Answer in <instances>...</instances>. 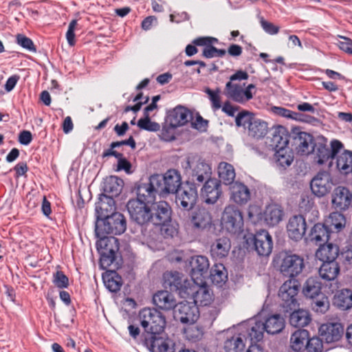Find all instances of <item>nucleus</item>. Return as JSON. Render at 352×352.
Masks as SVG:
<instances>
[{
  "mask_svg": "<svg viewBox=\"0 0 352 352\" xmlns=\"http://www.w3.org/2000/svg\"><path fill=\"white\" fill-rule=\"evenodd\" d=\"M300 289V284L298 280H287L278 291L284 316L288 318L289 323L296 328L304 327L311 320L309 311L299 307L297 296Z\"/></svg>",
  "mask_w": 352,
  "mask_h": 352,
  "instance_id": "1",
  "label": "nucleus"
},
{
  "mask_svg": "<svg viewBox=\"0 0 352 352\" xmlns=\"http://www.w3.org/2000/svg\"><path fill=\"white\" fill-rule=\"evenodd\" d=\"M151 223L158 228L164 239H172L179 233V225L171 206L166 201H153L151 203Z\"/></svg>",
  "mask_w": 352,
  "mask_h": 352,
  "instance_id": "2",
  "label": "nucleus"
},
{
  "mask_svg": "<svg viewBox=\"0 0 352 352\" xmlns=\"http://www.w3.org/2000/svg\"><path fill=\"white\" fill-rule=\"evenodd\" d=\"M261 314L253 318L241 322V326L246 329L248 336L252 342H259L263 340L265 331L270 335L280 333L285 327V318L280 314H276L264 317L261 320Z\"/></svg>",
  "mask_w": 352,
  "mask_h": 352,
  "instance_id": "3",
  "label": "nucleus"
},
{
  "mask_svg": "<svg viewBox=\"0 0 352 352\" xmlns=\"http://www.w3.org/2000/svg\"><path fill=\"white\" fill-rule=\"evenodd\" d=\"M162 285L164 289L171 292L177 293L181 298H189L190 296L198 298L201 292L202 295H209L206 287L199 288L192 285L190 282L184 277V275L177 271H166L162 276Z\"/></svg>",
  "mask_w": 352,
  "mask_h": 352,
  "instance_id": "4",
  "label": "nucleus"
},
{
  "mask_svg": "<svg viewBox=\"0 0 352 352\" xmlns=\"http://www.w3.org/2000/svg\"><path fill=\"white\" fill-rule=\"evenodd\" d=\"M126 230V219L122 213L118 211L95 220V235L100 239V243L104 242V239L110 241L108 235H121Z\"/></svg>",
  "mask_w": 352,
  "mask_h": 352,
  "instance_id": "5",
  "label": "nucleus"
},
{
  "mask_svg": "<svg viewBox=\"0 0 352 352\" xmlns=\"http://www.w3.org/2000/svg\"><path fill=\"white\" fill-rule=\"evenodd\" d=\"M241 243L247 251H255L260 256H268L273 250L272 237L266 230H260L255 233L245 232Z\"/></svg>",
  "mask_w": 352,
  "mask_h": 352,
  "instance_id": "6",
  "label": "nucleus"
},
{
  "mask_svg": "<svg viewBox=\"0 0 352 352\" xmlns=\"http://www.w3.org/2000/svg\"><path fill=\"white\" fill-rule=\"evenodd\" d=\"M138 318L143 329V337L151 336V333H164L166 326V316L157 309L144 307L140 310Z\"/></svg>",
  "mask_w": 352,
  "mask_h": 352,
  "instance_id": "7",
  "label": "nucleus"
},
{
  "mask_svg": "<svg viewBox=\"0 0 352 352\" xmlns=\"http://www.w3.org/2000/svg\"><path fill=\"white\" fill-rule=\"evenodd\" d=\"M343 148L344 144L341 141L331 140L329 148L327 145V139L323 135H318L309 151V154L314 155V160L318 164L322 165L328 160L335 159Z\"/></svg>",
  "mask_w": 352,
  "mask_h": 352,
  "instance_id": "8",
  "label": "nucleus"
},
{
  "mask_svg": "<svg viewBox=\"0 0 352 352\" xmlns=\"http://www.w3.org/2000/svg\"><path fill=\"white\" fill-rule=\"evenodd\" d=\"M131 221L140 228L142 235H145L146 227L151 223V203L130 199L126 205Z\"/></svg>",
  "mask_w": 352,
  "mask_h": 352,
  "instance_id": "9",
  "label": "nucleus"
},
{
  "mask_svg": "<svg viewBox=\"0 0 352 352\" xmlns=\"http://www.w3.org/2000/svg\"><path fill=\"white\" fill-rule=\"evenodd\" d=\"M221 223L223 229L234 235L243 232L244 219L242 211L236 206L229 205L224 208Z\"/></svg>",
  "mask_w": 352,
  "mask_h": 352,
  "instance_id": "10",
  "label": "nucleus"
},
{
  "mask_svg": "<svg viewBox=\"0 0 352 352\" xmlns=\"http://www.w3.org/2000/svg\"><path fill=\"white\" fill-rule=\"evenodd\" d=\"M316 137L312 134L302 131L300 126H293L289 131V145L299 155H308L314 143Z\"/></svg>",
  "mask_w": 352,
  "mask_h": 352,
  "instance_id": "11",
  "label": "nucleus"
},
{
  "mask_svg": "<svg viewBox=\"0 0 352 352\" xmlns=\"http://www.w3.org/2000/svg\"><path fill=\"white\" fill-rule=\"evenodd\" d=\"M154 175L162 196L175 194L184 185L180 172L177 169H168L164 174L155 173Z\"/></svg>",
  "mask_w": 352,
  "mask_h": 352,
  "instance_id": "12",
  "label": "nucleus"
},
{
  "mask_svg": "<svg viewBox=\"0 0 352 352\" xmlns=\"http://www.w3.org/2000/svg\"><path fill=\"white\" fill-rule=\"evenodd\" d=\"M193 302H181L177 304L173 310V317L175 320L180 321L181 323L184 324H192L199 318V309L197 305L198 300L202 301L199 298L192 297Z\"/></svg>",
  "mask_w": 352,
  "mask_h": 352,
  "instance_id": "13",
  "label": "nucleus"
},
{
  "mask_svg": "<svg viewBox=\"0 0 352 352\" xmlns=\"http://www.w3.org/2000/svg\"><path fill=\"white\" fill-rule=\"evenodd\" d=\"M175 194V203L182 210L190 211L194 208L198 197L196 184L186 181Z\"/></svg>",
  "mask_w": 352,
  "mask_h": 352,
  "instance_id": "14",
  "label": "nucleus"
},
{
  "mask_svg": "<svg viewBox=\"0 0 352 352\" xmlns=\"http://www.w3.org/2000/svg\"><path fill=\"white\" fill-rule=\"evenodd\" d=\"M157 180L155 179L154 174L151 175L146 182L142 179L135 183L132 191L136 195L135 199L140 201L152 203L155 200L156 195H160Z\"/></svg>",
  "mask_w": 352,
  "mask_h": 352,
  "instance_id": "15",
  "label": "nucleus"
},
{
  "mask_svg": "<svg viewBox=\"0 0 352 352\" xmlns=\"http://www.w3.org/2000/svg\"><path fill=\"white\" fill-rule=\"evenodd\" d=\"M304 267L302 257L295 254L285 253L282 258L279 270L283 276L290 278L289 280H296L294 278L302 272Z\"/></svg>",
  "mask_w": 352,
  "mask_h": 352,
  "instance_id": "16",
  "label": "nucleus"
},
{
  "mask_svg": "<svg viewBox=\"0 0 352 352\" xmlns=\"http://www.w3.org/2000/svg\"><path fill=\"white\" fill-rule=\"evenodd\" d=\"M144 346L150 352H175V344L166 333H153L143 340Z\"/></svg>",
  "mask_w": 352,
  "mask_h": 352,
  "instance_id": "17",
  "label": "nucleus"
},
{
  "mask_svg": "<svg viewBox=\"0 0 352 352\" xmlns=\"http://www.w3.org/2000/svg\"><path fill=\"white\" fill-rule=\"evenodd\" d=\"M265 146L270 151H275L289 146V131L282 125L274 126L267 131Z\"/></svg>",
  "mask_w": 352,
  "mask_h": 352,
  "instance_id": "18",
  "label": "nucleus"
},
{
  "mask_svg": "<svg viewBox=\"0 0 352 352\" xmlns=\"http://www.w3.org/2000/svg\"><path fill=\"white\" fill-rule=\"evenodd\" d=\"M193 120L192 111L182 105H177L166 111L165 122L169 124L170 129H177L184 126Z\"/></svg>",
  "mask_w": 352,
  "mask_h": 352,
  "instance_id": "19",
  "label": "nucleus"
},
{
  "mask_svg": "<svg viewBox=\"0 0 352 352\" xmlns=\"http://www.w3.org/2000/svg\"><path fill=\"white\" fill-rule=\"evenodd\" d=\"M209 266V261L206 256L197 255L191 256L186 262L185 267L191 278L195 280V279L208 277Z\"/></svg>",
  "mask_w": 352,
  "mask_h": 352,
  "instance_id": "20",
  "label": "nucleus"
},
{
  "mask_svg": "<svg viewBox=\"0 0 352 352\" xmlns=\"http://www.w3.org/2000/svg\"><path fill=\"white\" fill-rule=\"evenodd\" d=\"M333 186L332 177L329 172L319 171L310 182L312 193L320 198L327 195Z\"/></svg>",
  "mask_w": 352,
  "mask_h": 352,
  "instance_id": "21",
  "label": "nucleus"
},
{
  "mask_svg": "<svg viewBox=\"0 0 352 352\" xmlns=\"http://www.w3.org/2000/svg\"><path fill=\"white\" fill-rule=\"evenodd\" d=\"M344 325L340 322H328L320 325L319 336L327 344L339 341L345 335Z\"/></svg>",
  "mask_w": 352,
  "mask_h": 352,
  "instance_id": "22",
  "label": "nucleus"
},
{
  "mask_svg": "<svg viewBox=\"0 0 352 352\" xmlns=\"http://www.w3.org/2000/svg\"><path fill=\"white\" fill-rule=\"evenodd\" d=\"M331 205L336 210L345 211L352 205V189L338 186L331 194Z\"/></svg>",
  "mask_w": 352,
  "mask_h": 352,
  "instance_id": "23",
  "label": "nucleus"
},
{
  "mask_svg": "<svg viewBox=\"0 0 352 352\" xmlns=\"http://www.w3.org/2000/svg\"><path fill=\"white\" fill-rule=\"evenodd\" d=\"M307 225L305 217L302 214H295L291 217L287 224V232L289 239L298 241L305 236Z\"/></svg>",
  "mask_w": 352,
  "mask_h": 352,
  "instance_id": "24",
  "label": "nucleus"
},
{
  "mask_svg": "<svg viewBox=\"0 0 352 352\" xmlns=\"http://www.w3.org/2000/svg\"><path fill=\"white\" fill-rule=\"evenodd\" d=\"M222 193L221 180L210 178L206 180L201 188V196L207 204H214Z\"/></svg>",
  "mask_w": 352,
  "mask_h": 352,
  "instance_id": "25",
  "label": "nucleus"
},
{
  "mask_svg": "<svg viewBox=\"0 0 352 352\" xmlns=\"http://www.w3.org/2000/svg\"><path fill=\"white\" fill-rule=\"evenodd\" d=\"M124 181L116 175H110L103 179L100 185V194H104L111 198L118 197L124 187Z\"/></svg>",
  "mask_w": 352,
  "mask_h": 352,
  "instance_id": "26",
  "label": "nucleus"
},
{
  "mask_svg": "<svg viewBox=\"0 0 352 352\" xmlns=\"http://www.w3.org/2000/svg\"><path fill=\"white\" fill-rule=\"evenodd\" d=\"M152 300L156 309L164 311H173L177 304L173 292L166 289L156 292L153 295Z\"/></svg>",
  "mask_w": 352,
  "mask_h": 352,
  "instance_id": "27",
  "label": "nucleus"
},
{
  "mask_svg": "<svg viewBox=\"0 0 352 352\" xmlns=\"http://www.w3.org/2000/svg\"><path fill=\"white\" fill-rule=\"evenodd\" d=\"M109 241L104 239V242L100 243L99 239L96 242V248L100 254L99 265L102 270L109 267L116 258V250L109 243Z\"/></svg>",
  "mask_w": 352,
  "mask_h": 352,
  "instance_id": "28",
  "label": "nucleus"
},
{
  "mask_svg": "<svg viewBox=\"0 0 352 352\" xmlns=\"http://www.w3.org/2000/svg\"><path fill=\"white\" fill-rule=\"evenodd\" d=\"M238 327L241 331L230 337L228 336L224 342L223 349L226 352H245V344L243 338L250 340V338L248 336L246 329L241 326V323Z\"/></svg>",
  "mask_w": 352,
  "mask_h": 352,
  "instance_id": "29",
  "label": "nucleus"
},
{
  "mask_svg": "<svg viewBox=\"0 0 352 352\" xmlns=\"http://www.w3.org/2000/svg\"><path fill=\"white\" fill-rule=\"evenodd\" d=\"M331 230L323 222H318L315 223L311 228L308 235L305 239H309L311 242H314L316 245L327 243L330 237Z\"/></svg>",
  "mask_w": 352,
  "mask_h": 352,
  "instance_id": "30",
  "label": "nucleus"
},
{
  "mask_svg": "<svg viewBox=\"0 0 352 352\" xmlns=\"http://www.w3.org/2000/svg\"><path fill=\"white\" fill-rule=\"evenodd\" d=\"M116 202L115 199L107 197L104 194H99L95 204V218L102 219L107 214L116 212Z\"/></svg>",
  "mask_w": 352,
  "mask_h": 352,
  "instance_id": "31",
  "label": "nucleus"
},
{
  "mask_svg": "<svg viewBox=\"0 0 352 352\" xmlns=\"http://www.w3.org/2000/svg\"><path fill=\"white\" fill-rule=\"evenodd\" d=\"M230 199L238 205H245L251 199L249 188L242 182H235L230 186Z\"/></svg>",
  "mask_w": 352,
  "mask_h": 352,
  "instance_id": "32",
  "label": "nucleus"
},
{
  "mask_svg": "<svg viewBox=\"0 0 352 352\" xmlns=\"http://www.w3.org/2000/svg\"><path fill=\"white\" fill-rule=\"evenodd\" d=\"M230 248L231 241L228 237L218 238L210 245V255L216 261L221 260L228 256Z\"/></svg>",
  "mask_w": 352,
  "mask_h": 352,
  "instance_id": "33",
  "label": "nucleus"
},
{
  "mask_svg": "<svg viewBox=\"0 0 352 352\" xmlns=\"http://www.w3.org/2000/svg\"><path fill=\"white\" fill-rule=\"evenodd\" d=\"M284 210L283 207L276 203L267 204L263 212L265 222L270 226L278 225L283 219Z\"/></svg>",
  "mask_w": 352,
  "mask_h": 352,
  "instance_id": "34",
  "label": "nucleus"
},
{
  "mask_svg": "<svg viewBox=\"0 0 352 352\" xmlns=\"http://www.w3.org/2000/svg\"><path fill=\"white\" fill-rule=\"evenodd\" d=\"M190 222L195 228L204 230L211 228L212 218L211 214L206 208H198L193 211Z\"/></svg>",
  "mask_w": 352,
  "mask_h": 352,
  "instance_id": "35",
  "label": "nucleus"
},
{
  "mask_svg": "<svg viewBox=\"0 0 352 352\" xmlns=\"http://www.w3.org/2000/svg\"><path fill=\"white\" fill-rule=\"evenodd\" d=\"M309 336V331L306 329H298L294 331L289 341V352H304Z\"/></svg>",
  "mask_w": 352,
  "mask_h": 352,
  "instance_id": "36",
  "label": "nucleus"
},
{
  "mask_svg": "<svg viewBox=\"0 0 352 352\" xmlns=\"http://www.w3.org/2000/svg\"><path fill=\"white\" fill-rule=\"evenodd\" d=\"M339 247L332 243L319 245L316 252V258L320 261H337Z\"/></svg>",
  "mask_w": 352,
  "mask_h": 352,
  "instance_id": "37",
  "label": "nucleus"
},
{
  "mask_svg": "<svg viewBox=\"0 0 352 352\" xmlns=\"http://www.w3.org/2000/svg\"><path fill=\"white\" fill-rule=\"evenodd\" d=\"M208 277L212 284L222 287L228 280V271L223 263H214L208 272Z\"/></svg>",
  "mask_w": 352,
  "mask_h": 352,
  "instance_id": "38",
  "label": "nucleus"
},
{
  "mask_svg": "<svg viewBox=\"0 0 352 352\" xmlns=\"http://www.w3.org/2000/svg\"><path fill=\"white\" fill-rule=\"evenodd\" d=\"M335 158L336 168L340 173L345 176L349 175L352 169V151L344 149Z\"/></svg>",
  "mask_w": 352,
  "mask_h": 352,
  "instance_id": "39",
  "label": "nucleus"
},
{
  "mask_svg": "<svg viewBox=\"0 0 352 352\" xmlns=\"http://www.w3.org/2000/svg\"><path fill=\"white\" fill-rule=\"evenodd\" d=\"M333 305L342 311L352 308V290L342 289L335 294L333 299Z\"/></svg>",
  "mask_w": 352,
  "mask_h": 352,
  "instance_id": "40",
  "label": "nucleus"
},
{
  "mask_svg": "<svg viewBox=\"0 0 352 352\" xmlns=\"http://www.w3.org/2000/svg\"><path fill=\"white\" fill-rule=\"evenodd\" d=\"M102 280L105 287L111 293H117L122 285V276L115 270H109L102 274Z\"/></svg>",
  "mask_w": 352,
  "mask_h": 352,
  "instance_id": "41",
  "label": "nucleus"
},
{
  "mask_svg": "<svg viewBox=\"0 0 352 352\" xmlns=\"http://www.w3.org/2000/svg\"><path fill=\"white\" fill-rule=\"evenodd\" d=\"M274 159L278 166L285 169L294 161L293 150L287 146L274 151Z\"/></svg>",
  "mask_w": 352,
  "mask_h": 352,
  "instance_id": "42",
  "label": "nucleus"
},
{
  "mask_svg": "<svg viewBox=\"0 0 352 352\" xmlns=\"http://www.w3.org/2000/svg\"><path fill=\"white\" fill-rule=\"evenodd\" d=\"M322 283L318 277H309L307 279L302 292L305 296L311 299L320 297L323 293L321 292Z\"/></svg>",
  "mask_w": 352,
  "mask_h": 352,
  "instance_id": "43",
  "label": "nucleus"
},
{
  "mask_svg": "<svg viewBox=\"0 0 352 352\" xmlns=\"http://www.w3.org/2000/svg\"><path fill=\"white\" fill-rule=\"evenodd\" d=\"M319 269L320 277L326 280H334L340 272V267L338 261H322Z\"/></svg>",
  "mask_w": 352,
  "mask_h": 352,
  "instance_id": "44",
  "label": "nucleus"
},
{
  "mask_svg": "<svg viewBox=\"0 0 352 352\" xmlns=\"http://www.w3.org/2000/svg\"><path fill=\"white\" fill-rule=\"evenodd\" d=\"M331 212L329 216L324 219V221L327 226L331 230V233L340 232L346 224L345 217L340 212Z\"/></svg>",
  "mask_w": 352,
  "mask_h": 352,
  "instance_id": "45",
  "label": "nucleus"
},
{
  "mask_svg": "<svg viewBox=\"0 0 352 352\" xmlns=\"http://www.w3.org/2000/svg\"><path fill=\"white\" fill-rule=\"evenodd\" d=\"M248 129L250 136L260 139L267 135L269 128L265 121L255 116Z\"/></svg>",
  "mask_w": 352,
  "mask_h": 352,
  "instance_id": "46",
  "label": "nucleus"
},
{
  "mask_svg": "<svg viewBox=\"0 0 352 352\" xmlns=\"http://www.w3.org/2000/svg\"><path fill=\"white\" fill-rule=\"evenodd\" d=\"M219 177L221 183L223 182L225 185L232 186L235 182V171L232 165L227 162H221L219 164L218 168Z\"/></svg>",
  "mask_w": 352,
  "mask_h": 352,
  "instance_id": "47",
  "label": "nucleus"
},
{
  "mask_svg": "<svg viewBox=\"0 0 352 352\" xmlns=\"http://www.w3.org/2000/svg\"><path fill=\"white\" fill-rule=\"evenodd\" d=\"M224 94L234 102L240 104L244 103L243 88L239 85L227 82L224 89Z\"/></svg>",
  "mask_w": 352,
  "mask_h": 352,
  "instance_id": "48",
  "label": "nucleus"
},
{
  "mask_svg": "<svg viewBox=\"0 0 352 352\" xmlns=\"http://www.w3.org/2000/svg\"><path fill=\"white\" fill-rule=\"evenodd\" d=\"M255 115L249 111L242 110L235 116V123L237 127L243 126L244 129H248L251 124Z\"/></svg>",
  "mask_w": 352,
  "mask_h": 352,
  "instance_id": "49",
  "label": "nucleus"
},
{
  "mask_svg": "<svg viewBox=\"0 0 352 352\" xmlns=\"http://www.w3.org/2000/svg\"><path fill=\"white\" fill-rule=\"evenodd\" d=\"M323 342L320 336L311 337L309 335L304 352H323Z\"/></svg>",
  "mask_w": 352,
  "mask_h": 352,
  "instance_id": "50",
  "label": "nucleus"
},
{
  "mask_svg": "<svg viewBox=\"0 0 352 352\" xmlns=\"http://www.w3.org/2000/svg\"><path fill=\"white\" fill-rule=\"evenodd\" d=\"M137 125L140 129L150 132H157L160 129L157 122L151 121V118L147 116L139 119Z\"/></svg>",
  "mask_w": 352,
  "mask_h": 352,
  "instance_id": "51",
  "label": "nucleus"
},
{
  "mask_svg": "<svg viewBox=\"0 0 352 352\" xmlns=\"http://www.w3.org/2000/svg\"><path fill=\"white\" fill-rule=\"evenodd\" d=\"M338 262L342 263L344 265H352V245L347 244L342 248L339 249Z\"/></svg>",
  "mask_w": 352,
  "mask_h": 352,
  "instance_id": "52",
  "label": "nucleus"
},
{
  "mask_svg": "<svg viewBox=\"0 0 352 352\" xmlns=\"http://www.w3.org/2000/svg\"><path fill=\"white\" fill-rule=\"evenodd\" d=\"M313 309L317 312L325 313L329 308L328 298L324 294L320 295V297H316L312 299Z\"/></svg>",
  "mask_w": 352,
  "mask_h": 352,
  "instance_id": "53",
  "label": "nucleus"
},
{
  "mask_svg": "<svg viewBox=\"0 0 352 352\" xmlns=\"http://www.w3.org/2000/svg\"><path fill=\"white\" fill-rule=\"evenodd\" d=\"M226 54L225 49H218L212 43H209L208 48H204L202 56L206 58H212L214 57H223Z\"/></svg>",
  "mask_w": 352,
  "mask_h": 352,
  "instance_id": "54",
  "label": "nucleus"
},
{
  "mask_svg": "<svg viewBox=\"0 0 352 352\" xmlns=\"http://www.w3.org/2000/svg\"><path fill=\"white\" fill-rule=\"evenodd\" d=\"M52 282L59 289L67 288L69 285L68 277L60 270L54 273Z\"/></svg>",
  "mask_w": 352,
  "mask_h": 352,
  "instance_id": "55",
  "label": "nucleus"
},
{
  "mask_svg": "<svg viewBox=\"0 0 352 352\" xmlns=\"http://www.w3.org/2000/svg\"><path fill=\"white\" fill-rule=\"evenodd\" d=\"M205 93L208 96L209 99L212 103V107L214 109H219L221 107V99L219 96L220 90L217 88L216 90H212L209 87H206Z\"/></svg>",
  "mask_w": 352,
  "mask_h": 352,
  "instance_id": "56",
  "label": "nucleus"
},
{
  "mask_svg": "<svg viewBox=\"0 0 352 352\" xmlns=\"http://www.w3.org/2000/svg\"><path fill=\"white\" fill-rule=\"evenodd\" d=\"M16 43L23 48L31 52H36V48L32 40L23 34H18L16 36Z\"/></svg>",
  "mask_w": 352,
  "mask_h": 352,
  "instance_id": "57",
  "label": "nucleus"
},
{
  "mask_svg": "<svg viewBox=\"0 0 352 352\" xmlns=\"http://www.w3.org/2000/svg\"><path fill=\"white\" fill-rule=\"evenodd\" d=\"M118 164L117 167L115 169L116 171L120 172L124 170L126 174H131L133 173L131 163L124 156L122 153L120 154V157L117 158Z\"/></svg>",
  "mask_w": 352,
  "mask_h": 352,
  "instance_id": "58",
  "label": "nucleus"
},
{
  "mask_svg": "<svg viewBox=\"0 0 352 352\" xmlns=\"http://www.w3.org/2000/svg\"><path fill=\"white\" fill-rule=\"evenodd\" d=\"M128 331L130 336L138 344L144 346V337L143 331L140 332V329L138 326L134 324H129L128 326Z\"/></svg>",
  "mask_w": 352,
  "mask_h": 352,
  "instance_id": "59",
  "label": "nucleus"
},
{
  "mask_svg": "<svg viewBox=\"0 0 352 352\" xmlns=\"http://www.w3.org/2000/svg\"><path fill=\"white\" fill-rule=\"evenodd\" d=\"M191 122L193 129L200 132H206L208 127V120L204 119L199 113H197L195 121Z\"/></svg>",
  "mask_w": 352,
  "mask_h": 352,
  "instance_id": "60",
  "label": "nucleus"
},
{
  "mask_svg": "<svg viewBox=\"0 0 352 352\" xmlns=\"http://www.w3.org/2000/svg\"><path fill=\"white\" fill-rule=\"evenodd\" d=\"M192 173H195V175H202L204 177H211L212 169L209 164L201 162L197 164Z\"/></svg>",
  "mask_w": 352,
  "mask_h": 352,
  "instance_id": "61",
  "label": "nucleus"
},
{
  "mask_svg": "<svg viewBox=\"0 0 352 352\" xmlns=\"http://www.w3.org/2000/svg\"><path fill=\"white\" fill-rule=\"evenodd\" d=\"M77 25V20L73 19L69 24L67 31L66 32V38L70 46L75 45V28Z\"/></svg>",
  "mask_w": 352,
  "mask_h": 352,
  "instance_id": "62",
  "label": "nucleus"
},
{
  "mask_svg": "<svg viewBox=\"0 0 352 352\" xmlns=\"http://www.w3.org/2000/svg\"><path fill=\"white\" fill-rule=\"evenodd\" d=\"M261 25L263 30L270 34H276L279 31V27L274 25L272 23L264 20L263 18L261 20Z\"/></svg>",
  "mask_w": 352,
  "mask_h": 352,
  "instance_id": "63",
  "label": "nucleus"
},
{
  "mask_svg": "<svg viewBox=\"0 0 352 352\" xmlns=\"http://www.w3.org/2000/svg\"><path fill=\"white\" fill-rule=\"evenodd\" d=\"M340 38L343 41H339V48L349 54H352V39L346 36H340Z\"/></svg>",
  "mask_w": 352,
  "mask_h": 352,
  "instance_id": "64",
  "label": "nucleus"
}]
</instances>
